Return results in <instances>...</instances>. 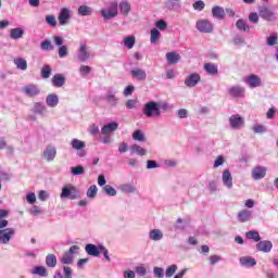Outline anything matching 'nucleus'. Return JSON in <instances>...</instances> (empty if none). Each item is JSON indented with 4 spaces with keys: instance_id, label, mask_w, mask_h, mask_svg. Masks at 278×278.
Instances as JSON below:
<instances>
[{
    "instance_id": "50",
    "label": "nucleus",
    "mask_w": 278,
    "mask_h": 278,
    "mask_svg": "<svg viewBox=\"0 0 278 278\" xmlns=\"http://www.w3.org/2000/svg\"><path fill=\"white\" fill-rule=\"evenodd\" d=\"M41 77H42V79H49V77H51V66H49V65L42 66Z\"/></svg>"
},
{
    "instance_id": "4",
    "label": "nucleus",
    "mask_w": 278,
    "mask_h": 278,
    "mask_svg": "<svg viewBox=\"0 0 278 278\" xmlns=\"http://www.w3.org/2000/svg\"><path fill=\"white\" fill-rule=\"evenodd\" d=\"M100 14L104 18V21L116 18V16H118V2H111L108 9H102L100 11Z\"/></svg>"
},
{
    "instance_id": "44",
    "label": "nucleus",
    "mask_w": 278,
    "mask_h": 278,
    "mask_svg": "<svg viewBox=\"0 0 278 278\" xmlns=\"http://www.w3.org/2000/svg\"><path fill=\"white\" fill-rule=\"evenodd\" d=\"M248 240H254V242H260L262 237H260V232L257 230H250L245 233Z\"/></svg>"
},
{
    "instance_id": "63",
    "label": "nucleus",
    "mask_w": 278,
    "mask_h": 278,
    "mask_svg": "<svg viewBox=\"0 0 278 278\" xmlns=\"http://www.w3.org/2000/svg\"><path fill=\"white\" fill-rule=\"evenodd\" d=\"M26 201L27 203H29L30 205H34V203H36V193L30 192L26 195Z\"/></svg>"
},
{
    "instance_id": "58",
    "label": "nucleus",
    "mask_w": 278,
    "mask_h": 278,
    "mask_svg": "<svg viewBox=\"0 0 278 278\" xmlns=\"http://www.w3.org/2000/svg\"><path fill=\"white\" fill-rule=\"evenodd\" d=\"M277 42H278V37L276 34H273L269 37H267L268 47H275V45H277Z\"/></svg>"
},
{
    "instance_id": "56",
    "label": "nucleus",
    "mask_w": 278,
    "mask_h": 278,
    "mask_svg": "<svg viewBox=\"0 0 278 278\" xmlns=\"http://www.w3.org/2000/svg\"><path fill=\"white\" fill-rule=\"evenodd\" d=\"M174 229L176 231H184V229H186V224H184V219L178 218L176 224L174 225Z\"/></svg>"
},
{
    "instance_id": "35",
    "label": "nucleus",
    "mask_w": 278,
    "mask_h": 278,
    "mask_svg": "<svg viewBox=\"0 0 278 278\" xmlns=\"http://www.w3.org/2000/svg\"><path fill=\"white\" fill-rule=\"evenodd\" d=\"M130 155H140V156H144L147 155V150H144V148L138 146V144H132L130 147Z\"/></svg>"
},
{
    "instance_id": "26",
    "label": "nucleus",
    "mask_w": 278,
    "mask_h": 278,
    "mask_svg": "<svg viewBox=\"0 0 278 278\" xmlns=\"http://www.w3.org/2000/svg\"><path fill=\"white\" fill-rule=\"evenodd\" d=\"M51 84L54 88H62V86H64V84H66V77L62 74H55L51 78Z\"/></svg>"
},
{
    "instance_id": "5",
    "label": "nucleus",
    "mask_w": 278,
    "mask_h": 278,
    "mask_svg": "<svg viewBox=\"0 0 278 278\" xmlns=\"http://www.w3.org/2000/svg\"><path fill=\"white\" fill-rule=\"evenodd\" d=\"M195 27L201 34H212L214 31V24L210 20H199Z\"/></svg>"
},
{
    "instance_id": "55",
    "label": "nucleus",
    "mask_w": 278,
    "mask_h": 278,
    "mask_svg": "<svg viewBox=\"0 0 278 278\" xmlns=\"http://www.w3.org/2000/svg\"><path fill=\"white\" fill-rule=\"evenodd\" d=\"M155 27H157L161 31L168 29V24L164 20H159L155 22Z\"/></svg>"
},
{
    "instance_id": "62",
    "label": "nucleus",
    "mask_w": 278,
    "mask_h": 278,
    "mask_svg": "<svg viewBox=\"0 0 278 278\" xmlns=\"http://www.w3.org/2000/svg\"><path fill=\"white\" fill-rule=\"evenodd\" d=\"M63 276L64 278H73V268L63 266Z\"/></svg>"
},
{
    "instance_id": "3",
    "label": "nucleus",
    "mask_w": 278,
    "mask_h": 278,
    "mask_svg": "<svg viewBox=\"0 0 278 278\" xmlns=\"http://www.w3.org/2000/svg\"><path fill=\"white\" fill-rule=\"evenodd\" d=\"M79 254V245H72L68 251H65L60 262L66 266H70L75 262V255Z\"/></svg>"
},
{
    "instance_id": "30",
    "label": "nucleus",
    "mask_w": 278,
    "mask_h": 278,
    "mask_svg": "<svg viewBox=\"0 0 278 278\" xmlns=\"http://www.w3.org/2000/svg\"><path fill=\"white\" fill-rule=\"evenodd\" d=\"M121 192H124V194H134L135 192H138V188L132 184H124L119 187Z\"/></svg>"
},
{
    "instance_id": "49",
    "label": "nucleus",
    "mask_w": 278,
    "mask_h": 278,
    "mask_svg": "<svg viewBox=\"0 0 278 278\" xmlns=\"http://www.w3.org/2000/svg\"><path fill=\"white\" fill-rule=\"evenodd\" d=\"M98 192H99V189L96 187V185H91L89 187V189L87 190L88 199H94V197H97Z\"/></svg>"
},
{
    "instance_id": "45",
    "label": "nucleus",
    "mask_w": 278,
    "mask_h": 278,
    "mask_svg": "<svg viewBox=\"0 0 278 278\" xmlns=\"http://www.w3.org/2000/svg\"><path fill=\"white\" fill-rule=\"evenodd\" d=\"M135 45H136V37L128 36L124 38V47H126L127 49H134Z\"/></svg>"
},
{
    "instance_id": "7",
    "label": "nucleus",
    "mask_w": 278,
    "mask_h": 278,
    "mask_svg": "<svg viewBox=\"0 0 278 278\" xmlns=\"http://www.w3.org/2000/svg\"><path fill=\"white\" fill-rule=\"evenodd\" d=\"M33 114H37L42 118H47L49 116V109L42 102H35L31 109Z\"/></svg>"
},
{
    "instance_id": "18",
    "label": "nucleus",
    "mask_w": 278,
    "mask_h": 278,
    "mask_svg": "<svg viewBox=\"0 0 278 278\" xmlns=\"http://www.w3.org/2000/svg\"><path fill=\"white\" fill-rule=\"evenodd\" d=\"M222 181L225 188L231 190L233 188V177L231 176V172L229 169H225L222 175Z\"/></svg>"
},
{
    "instance_id": "36",
    "label": "nucleus",
    "mask_w": 278,
    "mask_h": 278,
    "mask_svg": "<svg viewBox=\"0 0 278 278\" xmlns=\"http://www.w3.org/2000/svg\"><path fill=\"white\" fill-rule=\"evenodd\" d=\"M121 14L123 16H129V12H131V4L127 1H123L118 5Z\"/></svg>"
},
{
    "instance_id": "1",
    "label": "nucleus",
    "mask_w": 278,
    "mask_h": 278,
    "mask_svg": "<svg viewBox=\"0 0 278 278\" xmlns=\"http://www.w3.org/2000/svg\"><path fill=\"white\" fill-rule=\"evenodd\" d=\"M60 199H68L70 201L81 199V191L73 185H66L62 188Z\"/></svg>"
},
{
    "instance_id": "21",
    "label": "nucleus",
    "mask_w": 278,
    "mask_h": 278,
    "mask_svg": "<svg viewBox=\"0 0 278 278\" xmlns=\"http://www.w3.org/2000/svg\"><path fill=\"white\" fill-rule=\"evenodd\" d=\"M239 263L243 268H253L254 266H257V261L252 256H241Z\"/></svg>"
},
{
    "instance_id": "57",
    "label": "nucleus",
    "mask_w": 278,
    "mask_h": 278,
    "mask_svg": "<svg viewBox=\"0 0 278 278\" xmlns=\"http://www.w3.org/2000/svg\"><path fill=\"white\" fill-rule=\"evenodd\" d=\"M66 55H68V47L66 46H61L59 48V58L61 60H64V58H66Z\"/></svg>"
},
{
    "instance_id": "59",
    "label": "nucleus",
    "mask_w": 278,
    "mask_h": 278,
    "mask_svg": "<svg viewBox=\"0 0 278 278\" xmlns=\"http://www.w3.org/2000/svg\"><path fill=\"white\" fill-rule=\"evenodd\" d=\"M193 9L197 10L198 12H203V10H205V2H203V0H199L194 2Z\"/></svg>"
},
{
    "instance_id": "47",
    "label": "nucleus",
    "mask_w": 278,
    "mask_h": 278,
    "mask_svg": "<svg viewBox=\"0 0 278 278\" xmlns=\"http://www.w3.org/2000/svg\"><path fill=\"white\" fill-rule=\"evenodd\" d=\"M177 264L169 265L165 270V277L170 278L177 273Z\"/></svg>"
},
{
    "instance_id": "25",
    "label": "nucleus",
    "mask_w": 278,
    "mask_h": 278,
    "mask_svg": "<svg viewBox=\"0 0 278 278\" xmlns=\"http://www.w3.org/2000/svg\"><path fill=\"white\" fill-rule=\"evenodd\" d=\"M60 103V97L58 96V93H49L46 97V104L48 105V108H58Z\"/></svg>"
},
{
    "instance_id": "54",
    "label": "nucleus",
    "mask_w": 278,
    "mask_h": 278,
    "mask_svg": "<svg viewBox=\"0 0 278 278\" xmlns=\"http://www.w3.org/2000/svg\"><path fill=\"white\" fill-rule=\"evenodd\" d=\"M85 173H86V169L81 165L72 167V175L74 176L84 175Z\"/></svg>"
},
{
    "instance_id": "10",
    "label": "nucleus",
    "mask_w": 278,
    "mask_h": 278,
    "mask_svg": "<svg viewBox=\"0 0 278 278\" xmlns=\"http://www.w3.org/2000/svg\"><path fill=\"white\" fill-rule=\"evenodd\" d=\"M22 92H24L26 97H38V94H40V87H38V85L35 84H29L22 88Z\"/></svg>"
},
{
    "instance_id": "19",
    "label": "nucleus",
    "mask_w": 278,
    "mask_h": 278,
    "mask_svg": "<svg viewBox=\"0 0 278 278\" xmlns=\"http://www.w3.org/2000/svg\"><path fill=\"white\" fill-rule=\"evenodd\" d=\"M55 155H58V150L53 146H48L42 153V157L46 162H53Z\"/></svg>"
},
{
    "instance_id": "20",
    "label": "nucleus",
    "mask_w": 278,
    "mask_h": 278,
    "mask_svg": "<svg viewBox=\"0 0 278 278\" xmlns=\"http://www.w3.org/2000/svg\"><path fill=\"white\" fill-rule=\"evenodd\" d=\"M130 75L132 77V79H137V81H144L147 80V71L139 68V67H135L130 71Z\"/></svg>"
},
{
    "instance_id": "53",
    "label": "nucleus",
    "mask_w": 278,
    "mask_h": 278,
    "mask_svg": "<svg viewBox=\"0 0 278 278\" xmlns=\"http://www.w3.org/2000/svg\"><path fill=\"white\" fill-rule=\"evenodd\" d=\"M46 23L47 25H50V27H56L58 20H55V15H47Z\"/></svg>"
},
{
    "instance_id": "13",
    "label": "nucleus",
    "mask_w": 278,
    "mask_h": 278,
    "mask_svg": "<svg viewBox=\"0 0 278 278\" xmlns=\"http://www.w3.org/2000/svg\"><path fill=\"white\" fill-rule=\"evenodd\" d=\"M229 125L231 129H241V127H244V118L238 114L231 115L229 117Z\"/></svg>"
},
{
    "instance_id": "27",
    "label": "nucleus",
    "mask_w": 278,
    "mask_h": 278,
    "mask_svg": "<svg viewBox=\"0 0 278 278\" xmlns=\"http://www.w3.org/2000/svg\"><path fill=\"white\" fill-rule=\"evenodd\" d=\"M257 251H261L262 253H270L273 251V242L268 240L260 241L256 244Z\"/></svg>"
},
{
    "instance_id": "14",
    "label": "nucleus",
    "mask_w": 278,
    "mask_h": 278,
    "mask_svg": "<svg viewBox=\"0 0 278 278\" xmlns=\"http://www.w3.org/2000/svg\"><path fill=\"white\" fill-rule=\"evenodd\" d=\"M58 20H59V25L61 26L68 25V22L71 21V9L68 8L61 9Z\"/></svg>"
},
{
    "instance_id": "41",
    "label": "nucleus",
    "mask_w": 278,
    "mask_h": 278,
    "mask_svg": "<svg viewBox=\"0 0 278 278\" xmlns=\"http://www.w3.org/2000/svg\"><path fill=\"white\" fill-rule=\"evenodd\" d=\"M132 140H136L137 142H147V137L142 130L137 129L132 132Z\"/></svg>"
},
{
    "instance_id": "52",
    "label": "nucleus",
    "mask_w": 278,
    "mask_h": 278,
    "mask_svg": "<svg viewBox=\"0 0 278 278\" xmlns=\"http://www.w3.org/2000/svg\"><path fill=\"white\" fill-rule=\"evenodd\" d=\"M100 253H102L106 262H112V257H110V251H108V248H105L103 244H100Z\"/></svg>"
},
{
    "instance_id": "31",
    "label": "nucleus",
    "mask_w": 278,
    "mask_h": 278,
    "mask_svg": "<svg viewBox=\"0 0 278 278\" xmlns=\"http://www.w3.org/2000/svg\"><path fill=\"white\" fill-rule=\"evenodd\" d=\"M116 129H118V123L116 122H111L109 124H105L102 129H101V134L105 135V134H112V131H116Z\"/></svg>"
},
{
    "instance_id": "61",
    "label": "nucleus",
    "mask_w": 278,
    "mask_h": 278,
    "mask_svg": "<svg viewBox=\"0 0 278 278\" xmlns=\"http://www.w3.org/2000/svg\"><path fill=\"white\" fill-rule=\"evenodd\" d=\"M154 277L155 278H164V268L162 267H154L153 268Z\"/></svg>"
},
{
    "instance_id": "34",
    "label": "nucleus",
    "mask_w": 278,
    "mask_h": 278,
    "mask_svg": "<svg viewBox=\"0 0 278 278\" xmlns=\"http://www.w3.org/2000/svg\"><path fill=\"white\" fill-rule=\"evenodd\" d=\"M204 71L207 73V75L216 76L218 75V65L214 63H205Z\"/></svg>"
},
{
    "instance_id": "23",
    "label": "nucleus",
    "mask_w": 278,
    "mask_h": 278,
    "mask_svg": "<svg viewBox=\"0 0 278 278\" xmlns=\"http://www.w3.org/2000/svg\"><path fill=\"white\" fill-rule=\"evenodd\" d=\"M258 14L261 18H264V21H273L275 18V13L273 12V10L266 7H260Z\"/></svg>"
},
{
    "instance_id": "64",
    "label": "nucleus",
    "mask_w": 278,
    "mask_h": 278,
    "mask_svg": "<svg viewBox=\"0 0 278 278\" xmlns=\"http://www.w3.org/2000/svg\"><path fill=\"white\" fill-rule=\"evenodd\" d=\"M124 278H136V273L131 269H127L124 271Z\"/></svg>"
},
{
    "instance_id": "42",
    "label": "nucleus",
    "mask_w": 278,
    "mask_h": 278,
    "mask_svg": "<svg viewBox=\"0 0 278 278\" xmlns=\"http://www.w3.org/2000/svg\"><path fill=\"white\" fill-rule=\"evenodd\" d=\"M160 38H162V34L160 33V30L157 28L151 29V31H150L151 45H155V42H157V40H160Z\"/></svg>"
},
{
    "instance_id": "16",
    "label": "nucleus",
    "mask_w": 278,
    "mask_h": 278,
    "mask_svg": "<svg viewBox=\"0 0 278 278\" xmlns=\"http://www.w3.org/2000/svg\"><path fill=\"white\" fill-rule=\"evenodd\" d=\"M199 81H201V75H199V73H192L186 77L185 86H187V88H194Z\"/></svg>"
},
{
    "instance_id": "60",
    "label": "nucleus",
    "mask_w": 278,
    "mask_h": 278,
    "mask_svg": "<svg viewBox=\"0 0 278 278\" xmlns=\"http://www.w3.org/2000/svg\"><path fill=\"white\" fill-rule=\"evenodd\" d=\"M90 71H92V68L88 65H81L79 68V73L83 77H86L87 75H90Z\"/></svg>"
},
{
    "instance_id": "43",
    "label": "nucleus",
    "mask_w": 278,
    "mask_h": 278,
    "mask_svg": "<svg viewBox=\"0 0 278 278\" xmlns=\"http://www.w3.org/2000/svg\"><path fill=\"white\" fill-rule=\"evenodd\" d=\"M79 16H91L92 15V8L88 5H80L78 8Z\"/></svg>"
},
{
    "instance_id": "8",
    "label": "nucleus",
    "mask_w": 278,
    "mask_h": 278,
    "mask_svg": "<svg viewBox=\"0 0 278 278\" xmlns=\"http://www.w3.org/2000/svg\"><path fill=\"white\" fill-rule=\"evenodd\" d=\"M14 233H16L14 228H5L0 230V244H10V240H12Z\"/></svg>"
},
{
    "instance_id": "29",
    "label": "nucleus",
    "mask_w": 278,
    "mask_h": 278,
    "mask_svg": "<svg viewBox=\"0 0 278 278\" xmlns=\"http://www.w3.org/2000/svg\"><path fill=\"white\" fill-rule=\"evenodd\" d=\"M149 238L153 242H160V240H163L164 238V232H162L160 229H152L149 232Z\"/></svg>"
},
{
    "instance_id": "32",
    "label": "nucleus",
    "mask_w": 278,
    "mask_h": 278,
    "mask_svg": "<svg viewBox=\"0 0 278 278\" xmlns=\"http://www.w3.org/2000/svg\"><path fill=\"white\" fill-rule=\"evenodd\" d=\"M166 60H167V64L169 65L177 64L179 60H181V55H179V53L177 52H167Z\"/></svg>"
},
{
    "instance_id": "24",
    "label": "nucleus",
    "mask_w": 278,
    "mask_h": 278,
    "mask_svg": "<svg viewBox=\"0 0 278 278\" xmlns=\"http://www.w3.org/2000/svg\"><path fill=\"white\" fill-rule=\"evenodd\" d=\"M104 99L106 100V103H109V105H111V108H116V105H118V97H116V92L109 90L106 92V94L104 96Z\"/></svg>"
},
{
    "instance_id": "15",
    "label": "nucleus",
    "mask_w": 278,
    "mask_h": 278,
    "mask_svg": "<svg viewBox=\"0 0 278 278\" xmlns=\"http://www.w3.org/2000/svg\"><path fill=\"white\" fill-rule=\"evenodd\" d=\"M237 219L239 220V223H249L253 220V211L249 208H243L239 211Z\"/></svg>"
},
{
    "instance_id": "48",
    "label": "nucleus",
    "mask_w": 278,
    "mask_h": 278,
    "mask_svg": "<svg viewBox=\"0 0 278 278\" xmlns=\"http://www.w3.org/2000/svg\"><path fill=\"white\" fill-rule=\"evenodd\" d=\"M102 190L105 192V194H108V197H116V189L110 185L102 187Z\"/></svg>"
},
{
    "instance_id": "40",
    "label": "nucleus",
    "mask_w": 278,
    "mask_h": 278,
    "mask_svg": "<svg viewBox=\"0 0 278 278\" xmlns=\"http://www.w3.org/2000/svg\"><path fill=\"white\" fill-rule=\"evenodd\" d=\"M13 62L18 71H27V60L23 58H16Z\"/></svg>"
},
{
    "instance_id": "38",
    "label": "nucleus",
    "mask_w": 278,
    "mask_h": 278,
    "mask_svg": "<svg viewBox=\"0 0 278 278\" xmlns=\"http://www.w3.org/2000/svg\"><path fill=\"white\" fill-rule=\"evenodd\" d=\"M33 275H38L39 277H49V271L45 266H35L31 270Z\"/></svg>"
},
{
    "instance_id": "6",
    "label": "nucleus",
    "mask_w": 278,
    "mask_h": 278,
    "mask_svg": "<svg viewBox=\"0 0 278 278\" xmlns=\"http://www.w3.org/2000/svg\"><path fill=\"white\" fill-rule=\"evenodd\" d=\"M71 147L77 151L78 157H86V142L77 138L72 139Z\"/></svg>"
},
{
    "instance_id": "46",
    "label": "nucleus",
    "mask_w": 278,
    "mask_h": 278,
    "mask_svg": "<svg viewBox=\"0 0 278 278\" xmlns=\"http://www.w3.org/2000/svg\"><path fill=\"white\" fill-rule=\"evenodd\" d=\"M164 8L167 10H175V8H180L179 0H167L164 2Z\"/></svg>"
},
{
    "instance_id": "22",
    "label": "nucleus",
    "mask_w": 278,
    "mask_h": 278,
    "mask_svg": "<svg viewBox=\"0 0 278 278\" xmlns=\"http://www.w3.org/2000/svg\"><path fill=\"white\" fill-rule=\"evenodd\" d=\"M245 89L240 85L232 86L228 89V93L230 97H235L236 99H240L244 97Z\"/></svg>"
},
{
    "instance_id": "12",
    "label": "nucleus",
    "mask_w": 278,
    "mask_h": 278,
    "mask_svg": "<svg viewBox=\"0 0 278 278\" xmlns=\"http://www.w3.org/2000/svg\"><path fill=\"white\" fill-rule=\"evenodd\" d=\"M244 81L249 86V88H260V86H262V77L256 74H251L247 76Z\"/></svg>"
},
{
    "instance_id": "28",
    "label": "nucleus",
    "mask_w": 278,
    "mask_h": 278,
    "mask_svg": "<svg viewBox=\"0 0 278 278\" xmlns=\"http://www.w3.org/2000/svg\"><path fill=\"white\" fill-rule=\"evenodd\" d=\"M25 36V30L21 27L12 28L10 30V39L11 40H21Z\"/></svg>"
},
{
    "instance_id": "2",
    "label": "nucleus",
    "mask_w": 278,
    "mask_h": 278,
    "mask_svg": "<svg viewBox=\"0 0 278 278\" xmlns=\"http://www.w3.org/2000/svg\"><path fill=\"white\" fill-rule=\"evenodd\" d=\"M142 112L147 118H157L162 116V111L160 110V104L155 101H150L144 104Z\"/></svg>"
},
{
    "instance_id": "33",
    "label": "nucleus",
    "mask_w": 278,
    "mask_h": 278,
    "mask_svg": "<svg viewBox=\"0 0 278 278\" xmlns=\"http://www.w3.org/2000/svg\"><path fill=\"white\" fill-rule=\"evenodd\" d=\"M212 15L214 18H217V21H223V18H225V9H223V7H213Z\"/></svg>"
},
{
    "instance_id": "11",
    "label": "nucleus",
    "mask_w": 278,
    "mask_h": 278,
    "mask_svg": "<svg viewBox=\"0 0 278 278\" xmlns=\"http://www.w3.org/2000/svg\"><path fill=\"white\" fill-rule=\"evenodd\" d=\"M267 168L264 166H255L252 168L251 177L254 179V181H260V179H264L266 177Z\"/></svg>"
},
{
    "instance_id": "37",
    "label": "nucleus",
    "mask_w": 278,
    "mask_h": 278,
    "mask_svg": "<svg viewBox=\"0 0 278 278\" xmlns=\"http://www.w3.org/2000/svg\"><path fill=\"white\" fill-rule=\"evenodd\" d=\"M46 266H48V268H55V266H58V256H55V254H48L46 256Z\"/></svg>"
},
{
    "instance_id": "39",
    "label": "nucleus",
    "mask_w": 278,
    "mask_h": 278,
    "mask_svg": "<svg viewBox=\"0 0 278 278\" xmlns=\"http://www.w3.org/2000/svg\"><path fill=\"white\" fill-rule=\"evenodd\" d=\"M236 27L239 31H250L251 30V26H249V24H247V21L240 18L236 22Z\"/></svg>"
},
{
    "instance_id": "51",
    "label": "nucleus",
    "mask_w": 278,
    "mask_h": 278,
    "mask_svg": "<svg viewBox=\"0 0 278 278\" xmlns=\"http://www.w3.org/2000/svg\"><path fill=\"white\" fill-rule=\"evenodd\" d=\"M42 51H53L54 47L51 40H43L40 45Z\"/></svg>"
},
{
    "instance_id": "17",
    "label": "nucleus",
    "mask_w": 278,
    "mask_h": 278,
    "mask_svg": "<svg viewBox=\"0 0 278 278\" xmlns=\"http://www.w3.org/2000/svg\"><path fill=\"white\" fill-rule=\"evenodd\" d=\"M85 251L87 255H91V257H99V255H101V244L96 245L94 243H88L85 245Z\"/></svg>"
},
{
    "instance_id": "9",
    "label": "nucleus",
    "mask_w": 278,
    "mask_h": 278,
    "mask_svg": "<svg viewBox=\"0 0 278 278\" xmlns=\"http://www.w3.org/2000/svg\"><path fill=\"white\" fill-rule=\"evenodd\" d=\"M77 60L78 62H87V60H90V52H88V45H86V42H80L77 51Z\"/></svg>"
}]
</instances>
